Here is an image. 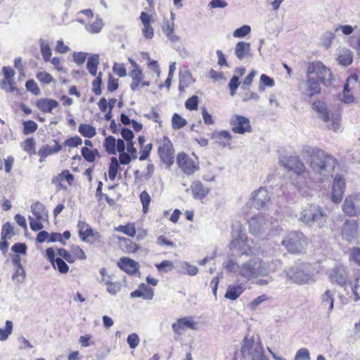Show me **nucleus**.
<instances>
[{"label": "nucleus", "instance_id": "13", "mask_svg": "<svg viewBox=\"0 0 360 360\" xmlns=\"http://www.w3.org/2000/svg\"><path fill=\"white\" fill-rule=\"evenodd\" d=\"M328 278L333 284H336L344 288L349 285L351 282L349 281L346 268L342 265L333 267L329 273Z\"/></svg>", "mask_w": 360, "mask_h": 360}, {"label": "nucleus", "instance_id": "27", "mask_svg": "<svg viewBox=\"0 0 360 360\" xmlns=\"http://www.w3.org/2000/svg\"><path fill=\"white\" fill-rule=\"evenodd\" d=\"M58 105V102L52 98H40L36 103L37 108L44 113H51Z\"/></svg>", "mask_w": 360, "mask_h": 360}, {"label": "nucleus", "instance_id": "35", "mask_svg": "<svg viewBox=\"0 0 360 360\" xmlns=\"http://www.w3.org/2000/svg\"><path fill=\"white\" fill-rule=\"evenodd\" d=\"M248 237L242 233L238 232L237 236L233 238L230 243L231 248L242 250L243 248L247 245Z\"/></svg>", "mask_w": 360, "mask_h": 360}, {"label": "nucleus", "instance_id": "59", "mask_svg": "<svg viewBox=\"0 0 360 360\" xmlns=\"http://www.w3.org/2000/svg\"><path fill=\"white\" fill-rule=\"evenodd\" d=\"M40 50L43 57V59L46 61H50L52 55L51 49L49 44L42 41L40 44Z\"/></svg>", "mask_w": 360, "mask_h": 360}, {"label": "nucleus", "instance_id": "26", "mask_svg": "<svg viewBox=\"0 0 360 360\" xmlns=\"http://www.w3.org/2000/svg\"><path fill=\"white\" fill-rule=\"evenodd\" d=\"M117 265L122 270L128 274H135L139 268V265L137 262L131 258L125 257H121L119 259Z\"/></svg>", "mask_w": 360, "mask_h": 360}, {"label": "nucleus", "instance_id": "6", "mask_svg": "<svg viewBox=\"0 0 360 360\" xmlns=\"http://www.w3.org/2000/svg\"><path fill=\"white\" fill-rule=\"evenodd\" d=\"M280 163L282 167L289 172H292L297 176H302L305 179L309 176L308 170L298 156H283L280 159Z\"/></svg>", "mask_w": 360, "mask_h": 360}, {"label": "nucleus", "instance_id": "18", "mask_svg": "<svg viewBox=\"0 0 360 360\" xmlns=\"http://www.w3.org/2000/svg\"><path fill=\"white\" fill-rule=\"evenodd\" d=\"M139 19L143 25V36L147 39H152L154 37V29L152 26V23L155 21L153 15L142 11L140 14Z\"/></svg>", "mask_w": 360, "mask_h": 360}, {"label": "nucleus", "instance_id": "7", "mask_svg": "<svg viewBox=\"0 0 360 360\" xmlns=\"http://www.w3.org/2000/svg\"><path fill=\"white\" fill-rule=\"evenodd\" d=\"M311 69V77L322 82L326 85V81L330 82L333 79V75L329 68H328L321 61H312L308 63L306 71L307 77H309V72Z\"/></svg>", "mask_w": 360, "mask_h": 360}, {"label": "nucleus", "instance_id": "36", "mask_svg": "<svg viewBox=\"0 0 360 360\" xmlns=\"http://www.w3.org/2000/svg\"><path fill=\"white\" fill-rule=\"evenodd\" d=\"M78 131L83 137L87 139H91L96 134V127L89 124H80Z\"/></svg>", "mask_w": 360, "mask_h": 360}, {"label": "nucleus", "instance_id": "41", "mask_svg": "<svg viewBox=\"0 0 360 360\" xmlns=\"http://www.w3.org/2000/svg\"><path fill=\"white\" fill-rule=\"evenodd\" d=\"M250 44L245 41H239L236 44L235 53L239 60H243L250 51Z\"/></svg>", "mask_w": 360, "mask_h": 360}, {"label": "nucleus", "instance_id": "54", "mask_svg": "<svg viewBox=\"0 0 360 360\" xmlns=\"http://www.w3.org/2000/svg\"><path fill=\"white\" fill-rule=\"evenodd\" d=\"M95 77V79L92 82V91L95 95L100 96L102 94V72H99L98 75Z\"/></svg>", "mask_w": 360, "mask_h": 360}, {"label": "nucleus", "instance_id": "32", "mask_svg": "<svg viewBox=\"0 0 360 360\" xmlns=\"http://www.w3.org/2000/svg\"><path fill=\"white\" fill-rule=\"evenodd\" d=\"M162 30L170 41H176L179 39L178 37L174 34V22L173 20L164 21Z\"/></svg>", "mask_w": 360, "mask_h": 360}, {"label": "nucleus", "instance_id": "31", "mask_svg": "<svg viewBox=\"0 0 360 360\" xmlns=\"http://www.w3.org/2000/svg\"><path fill=\"white\" fill-rule=\"evenodd\" d=\"M31 211L33 215L39 219L46 220L48 217V212L45 206L41 202L37 201L31 205Z\"/></svg>", "mask_w": 360, "mask_h": 360}, {"label": "nucleus", "instance_id": "24", "mask_svg": "<svg viewBox=\"0 0 360 360\" xmlns=\"http://www.w3.org/2000/svg\"><path fill=\"white\" fill-rule=\"evenodd\" d=\"M55 144L53 146H50L48 144L43 145L38 150V155L39 157V161L43 162L46 158L53 154L57 153L62 150V146L56 141L53 140Z\"/></svg>", "mask_w": 360, "mask_h": 360}, {"label": "nucleus", "instance_id": "55", "mask_svg": "<svg viewBox=\"0 0 360 360\" xmlns=\"http://www.w3.org/2000/svg\"><path fill=\"white\" fill-rule=\"evenodd\" d=\"M82 144V139L79 136H71L63 142V146L70 148H77Z\"/></svg>", "mask_w": 360, "mask_h": 360}, {"label": "nucleus", "instance_id": "48", "mask_svg": "<svg viewBox=\"0 0 360 360\" xmlns=\"http://www.w3.org/2000/svg\"><path fill=\"white\" fill-rule=\"evenodd\" d=\"M70 250L75 262L77 260H85L86 255L82 248L77 245H72L70 247Z\"/></svg>", "mask_w": 360, "mask_h": 360}, {"label": "nucleus", "instance_id": "16", "mask_svg": "<svg viewBox=\"0 0 360 360\" xmlns=\"http://www.w3.org/2000/svg\"><path fill=\"white\" fill-rule=\"evenodd\" d=\"M46 257L52 264L53 267L60 274H65L69 271V266L62 257L55 258V251L52 248L46 250Z\"/></svg>", "mask_w": 360, "mask_h": 360}, {"label": "nucleus", "instance_id": "46", "mask_svg": "<svg viewBox=\"0 0 360 360\" xmlns=\"http://www.w3.org/2000/svg\"><path fill=\"white\" fill-rule=\"evenodd\" d=\"M38 129V124L33 120H26L22 122V134L29 135L34 134Z\"/></svg>", "mask_w": 360, "mask_h": 360}, {"label": "nucleus", "instance_id": "25", "mask_svg": "<svg viewBox=\"0 0 360 360\" xmlns=\"http://www.w3.org/2000/svg\"><path fill=\"white\" fill-rule=\"evenodd\" d=\"M311 73V71L310 70L309 72V77H307L306 80V93L309 97L320 94L321 92V84H323L321 81L315 79L314 77H310Z\"/></svg>", "mask_w": 360, "mask_h": 360}, {"label": "nucleus", "instance_id": "29", "mask_svg": "<svg viewBox=\"0 0 360 360\" xmlns=\"http://www.w3.org/2000/svg\"><path fill=\"white\" fill-rule=\"evenodd\" d=\"M81 154L83 158L88 162L93 163L101 158V155L97 148L82 147Z\"/></svg>", "mask_w": 360, "mask_h": 360}, {"label": "nucleus", "instance_id": "43", "mask_svg": "<svg viewBox=\"0 0 360 360\" xmlns=\"http://www.w3.org/2000/svg\"><path fill=\"white\" fill-rule=\"evenodd\" d=\"M115 230L132 238L134 237L136 233V229L134 223L129 222L125 225H120L115 228Z\"/></svg>", "mask_w": 360, "mask_h": 360}, {"label": "nucleus", "instance_id": "19", "mask_svg": "<svg viewBox=\"0 0 360 360\" xmlns=\"http://www.w3.org/2000/svg\"><path fill=\"white\" fill-rule=\"evenodd\" d=\"M345 187V179L341 176L337 175L333 180L332 186L331 199L333 202L338 203L342 200Z\"/></svg>", "mask_w": 360, "mask_h": 360}, {"label": "nucleus", "instance_id": "1", "mask_svg": "<svg viewBox=\"0 0 360 360\" xmlns=\"http://www.w3.org/2000/svg\"><path fill=\"white\" fill-rule=\"evenodd\" d=\"M105 150L109 155L119 153V161L121 165H125L131 162V158H136L137 150L134 142L125 143L122 139H116L113 136H108L103 141Z\"/></svg>", "mask_w": 360, "mask_h": 360}, {"label": "nucleus", "instance_id": "60", "mask_svg": "<svg viewBox=\"0 0 360 360\" xmlns=\"http://www.w3.org/2000/svg\"><path fill=\"white\" fill-rule=\"evenodd\" d=\"M125 244L124 250L128 253H134L139 249V245L129 238H122L120 239Z\"/></svg>", "mask_w": 360, "mask_h": 360}, {"label": "nucleus", "instance_id": "34", "mask_svg": "<svg viewBox=\"0 0 360 360\" xmlns=\"http://www.w3.org/2000/svg\"><path fill=\"white\" fill-rule=\"evenodd\" d=\"M350 78H353L355 81H357L358 79L357 75H351L347 78V82L344 84L343 96L341 100L345 103H352L354 101V96L351 93V89H349V80L350 79Z\"/></svg>", "mask_w": 360, "mask_h": 360}, {"label": "nucleus", "instance_id": "58", "mask_svg": "<svg viewBox=\"0 0 360 360\" xmlns=\"http://www.w3.org/2000/svg\"><path fill=\"white\" fill-rule=\"evenodd\" d=\"M119 88V79L115 78L112 74H108L107 89L110 92H113Z\"/></svg>", "mask_w": 360, "mask_h": 360}, {"label": "nucleus", "instance_id": "33", "mask_svg": "<svg viewBox=\"0 0 360 360\" xmlns=\"http://www.w3.org/2000/svg\"><path fill=\"white\" fill-rule=\"evenodd\" d=\"M194 82L192 75L188 71L181 72L179 74V89L184 92L186 88Z\"/></svg>", "mask_w": 360, "mask_h": 360}, {"label": "nucleus", "instance_id": "51", "mask_svg": "<svg viewBox=\"0 0 360 360\" xmlns=\"http://www.w3.org/2000/svg\"><path fill=\"white\" fill-rule=\"evenodd\" d=\"M140 200L142 204V211L144 214H146L149 210L150 203L151 202V198L149 193L146 191H143L140 195Z\"/></svg>", "mask_w": 360, "mask_h": 360}, {"label": "nucleus", "instance_id": "2", "mask_svg": "<svg viewBox=\"0 0 360 360\" xmlns=\"http://www.w3.org/2000/svg\"><path fill=\"white\" fill-rule=\"evenodd\" d=\"M328 216L323 208L319 205H309L300 213V220L304 224L312 226L316 224L319 228L323 227L327 222Z\"/></svg>", "mask_w": 360, "mask_h": 360}, {"label": "nucleus", "instance_id": "8", "mask_svg": "<svg viewBox=\"0 0 360 360\" xmlns=\"http://www.w3.org/2000/svg\"><path fill=\"white\" fill-rule=\"evenodd\" d=\"M158 153L161 161L170 167L174 160V147L169 137L164 136L158 141Z\"/></svg>", "mask_w": 360, "mask_h": 360}, {"label": "nucleus", "instance_id": "28", "mask_svg": "<svg viewBox=\"0 0 360 360\" xmlns=\"http://www.w3.org/2000/svg\"><path fill=\"white\" fill-rule=\"evenodd\" d=\"M245 290L244 284L229 285L227 288L224 297L230 300H236Z\"/></svg>", "mask_w": 360, "mask_h": 360}, {"label": "nucleus", "instance_id": "57", "mask_svg": "<svg viewBox=\"0 0 360 360\" xmlns=\"http://www.w3.org/2000/svg\"><path fill=\"white\" fill-rule=\"evenodd\" d=\"M86 30L92 34L98 33L103 27L101 20H96L92 23L85 25Z\"/></svg>", "mask_w": 360, "mask_h": 360}, {"label": "nucleus", "instance_id": "5", "mask_svg": "<svg viewBox=\"0 0 360 360\" xmlns=\"http://www.w3.org/2000/svg\"><path fill=\"white\" fill-rule=\"evenodd\" d=\"M310 155V166L316 172L321 174L327 166L334 164L335 159L324 150L313 148L307 151Z\"/></svg>", "mask_w": 360, "mask_h": 360}, {"label": "nucleus", "instance_id": "11", "mask_svg": "<svg viewBox=\"0 0 360 360\" xmlns=\"http://www.w3.org/2000/svg\"><path fill=\"white\" fill-rule=\"evenodd\" d=\"M77 228L79 236L82 241L93 244L99 240L100 233L94 230L86 221H79Z\"/></svg>", "mask_w": 360, "mask_h": 360}, {"label": "nucleus", "instance_id": "47", "mask_svg": "<svg viewBox=\"0 0 360 360\" xmlns=\"http://www.w3.org/2000/svg\"><path fill=\"white\" fill-rule=\"evenodd\" d=\"M352 295L356 301L360 300V274L356 276L353 281L349 283Z\"/></svg>", "mask_w": 360, "mask_h": 360}, {"label": "nucleus", "instance_id": "4", "mask_svg": "<svg viewBox=\"0 0 360 360\" xmlns=\"http://www.w3.org/2000/svg\"><path fill=\"white\" fill-rule=\"evenodd\" d=\"M282 245L290 253L299 255L304 252L308 245V239L302 233L294 231L285 237Z\"/></svg>", "mask_w": 360, "mask_h": 360}, {"label": "nucleus", "instance_id": "38", "mask_svg": "<svg viewBox=\"0 0 360 360\" xmlns=\"http://www.w3.org/2000/svg\"><path fill=\"white\" fill-rule=\"evenodd\" d=\"M321 305L326 308L329 312L332 311L334 305L333 293L330 290H327L321 295Z\"/></svg>", "mask_w": 360, "mask_h": 360}, {"label": "nucleus", "instance_id": "10", "mask_svg": "<svg viewBox=\"0 0 360 360\" xmlns=\"http://www.w3.org/2000/svg\"><path fill=\"white\" fill-rule=\"evenodd\" d=\"M229 124L231 131L235 134H244L252 131L250 120L242 115H233L230 119Z\"/></svg>", "mask_w": 360, "mask_h": 360}, {"label": "nucleus", "instance_id": "17", "mask_svg": "<svg viewBox=\"0 0 360 360\" xmlns=\"http://www.w3.org/2000/svg\"><path fill=\"white\" fill-rule=\"evenodd\" d=\"M74 181V175L68 169H63L60 173L53 176L51 183L56 186L57 191H65L67 187L63 184V181H66L69 186H72Z\"/></svg>", "mask_w": 360, "mask_h": 360}, {"label": "nucleus", "instance_id": "15", "mask_svg": "<svg viewBox=\"0 0 360 360\" xmlns=\"http://www.w3.org/2000/svg\"><path fill=\"white\" fill-rule=\"evenodd\" d=\"M174 333L181 335L186 330H196L197 323L192 316H184L178 319L176 322L172 325Z\"/></svg>", "mask_w": 360, "mask_h": 360}, {"label": "nucleus", "instance_id": "49", "mask_svg": "<svg viewBox=\"0 0 360 360\" xmlns=\"http://www.w3.org/2000/svg\"><path fill=\"white\" fill-rule=\"evenodd\" d=\"M275 82L273 78L269 76L262 74L260 76L259 90V91H264L266 87H272Z\"/></svg>", "mask_w": 360, "mask_h": 360}, {"label": "nucleus", "instance_id": "45", "mask_svg": "<svg viewBox=\"0 0 360 360\" xmlns=\"http://www.w3.org/2000/svg\"><path fill=\"white\" fill-rule=\"evenodd\" d=\"M14 162L15 158L12 155H8L4 160L0 156V172L3 169V165H4L5 172L6 174H10L12 171Z\"/></svg>", "mask_w": 360, "mask_h": 360}, {"label": "nucleus", "instance_id": "56", "mask_svg": "<svg viewBox=\"0 0 360 360\" xmlns=\"http://www.w3.org/2000/svg\"><path fill=\"white\" fill-rule=\"evenodd\" d=\"M217 138L219 139V142L225 146L231 144L232 136L229 131L224 130L217 134Z\"/></svg>", "mask_w": 360, "mask_h": 360}, {"label": "nucleus", "instance_id": "9", "mask_svg": "<svg viewBox=\"0 0 360 360\" xmlns=\"http://www.w3.org/2000/svg\"><path fill=\"white\" fill-rule=\"evenodd\" d=\"M133 69L129 72V77L131 79L130 88L132 91H139L144 87H148L150 82L146 79L141 67L132 59H129Z\"/></svg>", "mask_w": 360, "mask_h": 360}, {"label": "nucleus", "instance_id": "62", "mask_svg": "<svg viewBox=\"0 0 360 360\" xmlns=\"http://www.w3.org/2000/svg\"><path fill=\"white\" fill-rule=\"evenodd\" d=\"M37 79L42 84H48L54 81L52 75L47 72H39L36 75Z\"/></svg>", "mask_w": 360, "mask_h": 360}, {"label": "nucleus", "instance_id": "64", "mask_svg": "<svg viewBox=\"0 0 360 360\" xmlns=\"http://www.w3.org/2000/svg\"><path fill=\"white\" fill-rule=\"evenodd\" d=\"M349 259L360 266V248L354 247L351 248Z\"/></svg>", "mask_w": 360, "mask_h": 360}, {"label": "nucleus", "instance_id": "22", "mask_svg": "<svg viewBox=\"0 0 360 360\" xmlns=\"http://www.w3.org/2000/svg\"><path fill=\"white\" fill-rule=\"evenodd\" d=\"M131 298L141 297L145 300H151L154 297V290L145 283L139 285L138 288L130 293Z\"/></svg>", "mask_w": 360, "mask_h": 360}, {"label": "nucleus", "instance_id": "50", "mask_svg": "<svg viewBox=\"0 0 360 360\" xmlns=\"http://www.w3.org/2000/svg\"><path fill=\"white\" fill-rule=\"evenodd\" d=\"M187 124L186 119L182 117L180 115L174 113L172 117V126L175 130L180 129Z\"/></svg>", "mask_w": 360, "mask_h": 360}, {"label": "nucleus", "instance_id": "23", "mask_svg": "<svg viewBox=\"0 0 360 360\" xmlns=\"http://www.w3.org/2000/svg\"><path fill=\"white\" fill-rule=\"evenodd\" d=\"M193 197L196 200H202L210 193V189L205 186L200 181L196 180L191 183L190 187Z\"/></svg>", "mask_w": 360, "mask_h": 360}, {"label": "nucleus", "instance_id": "21", "mask_svg": "<svg viewBox=\"0 0 360 360\" xmlns=\"http://www.w3.org/2000/svg\"><path fill=\"white\" fill-rule=\"evenodd\" d=\"M358 198L354 195L347 196L342 205V211L344 213L349 217H357L360 214V209L356 205Z\"/></svg>", "mask_w": 360, "mask_h": 360}, {"label": "nucleus", "instance_id": "37", "mask_svg": "<svg viewBox=\"0 0 360 360\" xmlns=\"http://www.w3.org/2000/svg\"><path fill=\"white\" fill-rule=\"evenodd\" d=\"M312 108L318 113L322 115L324 122L329 120V113L327 110L326 103L320 100H316L312 103Z\"/></svg>", "mask_w": 360, "mask_h": 360}, {"label": "nucleus", "instance_id": "44", "mask_svg": "<svg viewBox=\"0 0 360 360\" xmlns=\"http://www.w3.org/2000/svg\"><path fill=\"white\" fill-rule=\"evenodd\" d=\"M15 235L14 227L10 222H6L3 224L1 232V239L10 240Z\"/></svg>", "mask_w": 360, "mask_h": 360}, {"label": "nucleus", "instance_id": "53", "mask_svg": "<svg viewBox=\"0 0 360 360\" xmlns=\"http://www.w3.org/2000/svg\"><path fill=\"white\" fill-rule=\"evenodd\" d=\"M338 61L340 64L345 66L350 65L353 61V55L352 51L349 50L344 51L338 56Z\"/></svg>", "mask_w": 360, "mask_h": 360}, {"label": "nucleus", "instance_id": "14", "mask_svg": "<svg viewBox=\"0 0 360 360\" xmlns=\"http://www.w3.org/2000/svg\"><path fill=\"white\" fill-rule=\"evenodd\" d=\"M262 261L261 259L250 260L242 264L240 275L247 279L257 277L261 272Z\"/></svg>", "mask_w": 360, "mask_h": 360}, {"label": "nucleus", "instance_id": "42", "mask_svg": "<svg viewBox=\"0 0 360 360\" xmlns=\"http://www.w3.org/2000/svg\"><path fill=\"white\" fill-rule=\"evenodd\" d=\"M120 161L115 157L110 158L108 167V176L111 181H114L120 169Z\"/></svg>", "mask_w": 360, "mask_h": 360}, {"label": "nucleus", "instance_id": "12", "mask_svg": "<svg viewBox=\"0 0 360 360\" xmlns=\"http://www.w3.org/2000/svg\"><path fill=\"white\" fill-rule=\"evenodd\" d=\"M341 236L344 239L349 242L354 241L357 239L359 232V226L358 220L346 219L341 227Z\"/></svg>", "mask_w": 360, "mask_h": 360}, {"label": "nucleus", "instance_id": "20", "mask_svg": "<svg viewBox=\"0 0 360 360\" xmlns=\"http://www.w3.org/2000/svg\"><path fill=\"white\" fill-rule=\"evenodd\" d=\"M269 191L264 188H259L254 192L252 197L253 206L257 210L264 207L270 201Z\"/></svg>", "mask_w": 360, "mask_h": 360}, {"label": "nucleus", "instance_id": "30", "mask_svg": "<svg viewBox=\"0 0 360 360\" xmlns=\"http://www.w3.org/2000/svg\"><path fill=\"white\" fill-rule=\"evenodd\" d=\"M106 273L105 268H102L100 270V274L102 276V281L107 285V291L111 295H115L121 289V283L120 282H112L109 279H105V275Z\"/></svg>", "mask_w": 360, "mask_h": 360}, {"label": "nucleus", "instance_id": "39", "mask_svg": "<svg viewBox=\"0 0 360 360\" xmlns=\"http://www.w3.org/2000/svg\"><path fill=\"white\" fill-rule=\"evenodd\" d=\"M20 146L28 155H32L36 154V141L33 137L25 139L20 143Z\"/></svg>", "mask_w": 360, "mask_h": 360}, {"label": "nucleus", "instance_id": "52", "mask_svg": "<svg viewBox=\"0 0 360 360\" xmlns=\"http://www.w3.org/2000/svg\"><path fill=\"white\" fill-rule=\"evenodd\" d=\"M13 331V323L11 321H6L5 328H0V341H5Z\"/></svg>", "mask_w": 360, "mask_h": 360}, {"label": "nucleus", "instance_id": "63", "mask_svg": "<svg viewBox=\"0 0 360 360\" xmlns=\"http://www.w3.org/2000/svg\"><path fill=\"white\" fill-rule=\"evenodd\" d=\"M199 98L197 96H193L188 98L185 102V107L188 110H198Z\"/></svg>", "mask_w": 360, "mask_h": 360}, {"label": "nucleus", "instance_id": "61", "mask_svg": "<svg viewBox=\"0 0 360 360\" xmlns=\"http://www.w3.org/2000/svg\"><path fill=\"white\" fill-rule=\"evenodd\" d=\"M58 255L59 257L64 259L70 264H73L75 262L74 257L70 252V250H68L65 248H58L57 250Z\"/></svg>", "mask_w": 360, "mask_h": 360}, {"label": "nucleus", "instance_id": "3", "mask_svg": "<svg viewBox=\"0 0 360 360\" xmlns=\"http://www.w3.org/2000/svg\"><path fill=\"white\" fill-rule=\"evenodd\" d=\"M176 162L180 171L188 176L193 175L200 169L199 158L194 153H179L176 156Z\"/></svg>", "mask_w": 360, "mask_h": 360}, {"label": "nucleus", "instance_id": "40", "mask_svg": "<svg viewBox=\"0 0 360 360\" xmlns=\"http://www.w3.org/2000/svg\"><path fill=\"white\" fill-rule=\"evenodd\" d=\"M99 65V56L97 54L93 55L89 58L86 68L91 75L95 77L97 75V70Z\"/></svg>", "mask_w": 360, "mask_h": 360}]
</instances>
